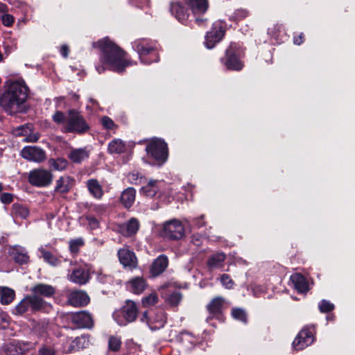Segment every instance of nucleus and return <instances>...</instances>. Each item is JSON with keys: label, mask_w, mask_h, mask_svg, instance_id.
I'll return each mask as SVG.
<instances>
[{"label": "nucleus", "mask_w": 355, "mask_h": 355, "mask_svg": "<svg viewBox=\"0 0 355 355\" xmlns=\"http://www.w3.org/2000/svg\"><path fill=\"white\" fill-rule=\"evenodd\" d=\"M28 92L29 89L24 80H7L3 92L0 94V107L11 116L25 112Z\"/></svg>", "instance_id": "f257e3e1"}, {"label": "nucleus", "mask_w": 355, "mask_h": 355, "mask_svg": "<svg viewBox=\"0 0 355 355\" xmlns=\"http://www.w3.org/2000/svg\"><path fill=\"white\" fill-rule=\"evenodd\" d=\"M93 46L101 51L100 64L96 66L99 73L104 72L106 69L121 73L128 66L133 64L132 62L125 59V53L107 37L94 42Z\"/></svg>", "instance_id": "f03ea898"}, {"label": "nucleus", "mask_w": 355, "mask_h": 355, "mask_svg": "<svg viewBox=\"0 0 355 355\" xmlns=\"http://www.w3.org/2000/svg\"><path fill=\"white\" fill-rule=\"evenodd\" d=\"M133 49L137 52L140 60L144 64H150L159 60L157 44L150 40L141 38L132 43Z\"/></svg>", "instance_id": "7ed1b4c3"}, {"label": "nucleus", "mask_w": 355, "mask_h": 355, "mask_svg": "<svg viewBox=\"0 0 355 355\" xmlns=\"http://www.w3.org/2000/svg\"><path fill=\"white\" fill-rule=\"evenodd\" d=\"M243 55V51L239 44L231 43L226 50L225 57L221 61L228 69L240 71L244 65L241 60Z\"/></svg>", "instance_id": "20e7f679"}, {"label": "nucleus", "mask_w": 355, "mask_h": 355, "mask_svg": "<svg viewBox=\"0 0 355 355\" xmlns=\"http://www.w3.org/2000/svg\"><path fill=\"white\" fill-rule=\"evenodd\" d=\"M89 130V125L80 114L75 110H70L67 114L64 125V132L83 133Z\"/></svg>", "instance_id": "39448f33"}, {"label": "nucleus", "mask_w": 355, "mask_h": 355, "mask_svg": "<svg viewBox=\"0 0 355 355\" xmlns=\"http://www.w3.org/2000/svg\"><path fill=\"white\" fill-rule=\"evenodd\" d=\"M146 150L159 164H162L167 159L168 147L162 139H152L146 146Z\"/></svg>", "instance_id": "423d86ee"}, {"label": "nucleus", "mask_w": 355, "mask_h": 355, "mask_svg": "<svg viewBox=\"0 0 355 355\" xmlns=\"http://www.w3.org/2000/svg\"><path fill=\"white\" fill-rule=\"evenodd\" d=\"M52 180V173L43 168L34 169L30 171L28 175L30 184L39 187H44L49 185Z\"/></svg>", "instance_id": "0eeeda50"}, {"label": "nucleus", "mask_w": 355, "mask_h": 355, "mask_svg": "<svg viewBox=\"0 0 355 355\" xmlns=\"http://www.w3.org/2000/svg\"><path fill=\"white\" fill-rule=\"evenodd\" d=\"M184 234V227L182 223L177 219L166 222L163 225L162 235L164 237L178 240Z\"/></svg>", "instance_id": "6e6552de"}, {"label": "nucleus", "mask_w": 355, "mask_h": 355, "mask_svg": "<svg viewBox=\"0 0 355 355\" xmlns=\"http://www.w3.org/2000/svg\"><path fill=\"white\" fill-rule=\"evenodd\" d=\"M90 273L91 266L83 263L72 270L71 272L69 275V279L73 283L83 285L89 281Z\"/></svg>", "instance_id": "1a4fd4ad"}, {"label": "nucleus", "mask_w": 355, "mask_h": 355, "mask_svg": "<svg viewBox=\"0 0 355 355\" xmlns=\"http://www.w3.org/2000/svg\"><path fill=\"white\" fill-rule=\"evenodd\" d=\"M123 318H119V313H114V318L116 322L121 326L125 325L128 322H133L137 315V308L135 303L132 301H128L121 312Z\"/></svg>", "instance_id": "9d476101"}, {"label": "nucleus", "mask_w": 355, "mask_h": 355, "mask_svg": "<svg viewBox=\"0 0 355 355\" xmlns=\"http://www.w3.org/2000/svg\"><path fill=\"white\" fill-rule=\"evenodd\" d=\"M314 327L304 328L293 342L295 350H301L310 345L313 342Z\"/></svg>", "instance_id": "9b49d317"}, {"label": "nucleus", "mask_w": 355, "mask_h": 355, "mask_svg": "<svg viewBox=\"0 0 355 355\" xmlns=\"http://www.w3.org/2000/svg\"><path fill=\"white\" fill-rule=\"evenodd\" d=\"M21 155L30 162L40 163L46 158L45 151L37 146H25L21 150Z\"/></svg>", "instance_id": "f8f14e48"}, {"label": "nucleus", "mask_w": 355, "mask_h": 355, "mask_svg": "<svg viewBox=\"0 0 355 355\" xmlns=\"http://www.w3.org/2000/svg\"><path fill=\"white\" fill-rule=\"evenodd\" d=\"M225 29L221 25L214 24L211 30L205 36V44L207 49H212L219 42L225 35Z\"/></svg>", "instance_id": "ddd939ff"}, {"label": "nucleus", "mask_w": 355, "mask_h": 355, "mask_svg": "<svg viewBox=\"0 0 355 355\" xmlns=\"http://www.w3.org/2000/svg\"><path fill=\"white\" fill-rule=\"evenodd\" d=\"M118 257L120 263L125 267L130 269L136 268L137 266V259L135 254L128 248L124 247L118 250Z\"/></svg>", "instance_id": "4468645a"}, {"label": "nucleus", "mask_w": 355, "mask_h": 355, "mask_svg": "<svg viewBox=\"0 0 355 355\" xmlns=\"http://www.w3.org/2000/svg\"><path fill=\"white\" fill-rule=\"evenodd\" d=\"M71 322L78 328H88L93 327L94 322L92 315L87 311H79L71 315Z\"/></svg>", "instance_id": "2eb2a0df"}, {"label": "nucleus", "mask_w": 355, "mask_h": 355, "mask_svg": "<svg viewBox=\"0 0 355 355\" xmlns=\"http://www.w3.org/2000/svg\"><path fill=\"white\" fill-rule=\"evenodd\" d=\"M89 302L87 294L81 291H74L70 293L68 297V302L73 306H83Z\"/></svg>", "instance_id": "dca6fc26"}, {"label": "nucleus", "mask_w": 355, "mask_h": 355, "mask_svg": "<svg viewBox=\"0 0 355 355\" xmlns=\"http://www.w3.org/2000/svg\"><path fill=\"white\" fill-rule=\"evenodd\" d=\"M74 184V179L69 175H63L56 180L54 191L59 193H68Z\"/></svg>", "instance_id": "f3484780"}, {"label": "nucleus", "mask_w": 355, "mask_h": 355, "mask_svg": "<svg viewBox=\"0 0 355 355\" xmlns=\"http://www.w3.org/2000/svg\"><path fill=\"white\" fill-rule=\"evenodd\" d=\"M9 254L15 261L19 264L26 263L29 260V257L25 248L19 245L11 247L9 249Z\"/></svg>", "instance_id": "a211bd4d"}, {"label": "nucleus", "mask_w": 355, "mask_h": 355, "mask_svg": "<svg viewBox=\"0 0 355 355\" xmlns=\"http://www.w3.org/2000/svg\"><path fill=\"white\" fill-rule=\"evenodd\" d=\"M142 322H146L148 324L149 327L152 330L159 329L163 327L166 323V318L164 313L161 312L158 314L156 318L153 320H149L148 318L147 312H144L142 318H141Z\"/></svg>", "instance_id": "6ab92c4d"}, {"label": "nucleus", "mask_w": 355, "mask_h": 355, "mask_svg": "<svg viewBox=\"0 0 355 355\" xmlns=\"http://www.w3.org/2000/svg\"><path fill=\"white\" fill-rule=\"evenodd\" d=\"M168 264L166 256L162 254L154 260L150 266V273L153 276H158L162 273L167 268Z\"/></svg>", "instance_id": "aec40b11"}, {"label": "nucleus", "mask_w": 355, "mask_h": 355, "mask_svg": "<svg viewBox=\"0 0 355 355\" xmlns=\"http://www.w3.org/2000/svg\"><path fill=\"white\" fill-rule=\"evenodd\" d=\"M44 261L52 266L60 265L62 261L61 256H57L46 250V246H40L38 249Z\"/></svg>", "instance_id": "412c9836"}, {"label": "nucleus", "mask_w": 355, "mask_h": 355, "mask_svg": "<svg viewBox=\"0 0 355 355\" xmlns=\"http://www.w3.org/2000/svg\"><path fill=\"white\" fill-rule=\"evenodd\" d=\"M294 288L301 293H306L309 288L306 278L300 273H295L290 278Z\"/></svg>", "instance_id": "4be33fe9"}, {"label": "nucleus", "mask_w": 355, "mask_h": 355, "mask_svg": "<svg viewBox=\"0 0 355 355\" xmlns=\"http://www.w3.org/2000/svg\"><path fill=\"white\" fill-rule=\"evenodd\" d=\"M171 12L175 18L182 24H185L189 17L187 10L180 2H174L171 5Z\"/></svg>", "instance_id": "5701e85b"}, {"label": "nucleus", "mask_w": 355, "mask_h": 355, "mask_svg": "<svg viewBox=\"0 0 355 355\" xmlns=\"http://www.w3.org/2000/svg\"><path fill=\"white\" fill-rule=\"evenodd\" d=\"M194 15H202L208 8L207 0H184Z\"/></svg>", "instance_id": "b1692460"}, {"label": "nucleus", "mask_w": 355, "mask_h": 355, "mask_svg": "<svg viewBox=\"0 0 355 355\" xmlns=\"http://www.w3.org/2000/svg\"><path fill=\"white\" fill-rule=\"evenodd\" d=\"M225 304V300L220 297L214 298L208 304L207 310L209 314L214 317H219L222 313Z\"/></svg>", "instance_id": "393cba45"}, {"label": "nucleus", "mask_w": 355, "mask_h": 355, "mask_svg": "<svg viewBox=\"0 0 355 355\" xmlns=\"http://www.w3.org/2000/svg\"><path fill=\"white\" fill-rule=\"evenodd\" d=\"M89 151L86 148L72 150L68 155L69 159L75 164H80L89 157Z\"/></svg>", "instance_id": "a878e982"}, {"label": "nucleus", "mask_w": 355, "mask_h": 355, "mask_svg": "<svg viewBox=\"0 0 355 355\" xmlns=\"http://www.w3.org/2000/svg\"><path fill=\"white\" fill-rule=\"evenodd\" d=\"M129 289L135 294H141L147 287L146 280L141 277H137L130 279L128 283Z\"/></svg>", "instance_id": "bb28decb"}, {"label": "nucleus", "mask_w": 355, "mask_h": 355, "mask_svg": "<svg viewBox=\"0 0 355 355\" xmlns=\"http://www.w3.org/2000/svg\"><path fill=\"white\" fill-rule=\"evenodd\" d=\"M139 228V223L135 218H130L127 223L121 227V232L126 236H131L135 234Z\"/></svg>", "instance_id": "cd10ccee"}, {"label": "nucleus", "mask_w": 355, "mask_h": 355, "mask_svg": "<svg viewBox=\"0 0 355 355\" xmlns=\"http://www.w3.org/2000/svg\"><path fill=\"white\" fill-rule=\"evenodd\" d=\"M160 184L159 181L150 180L146 185L141 187L140 192L146 197L153 198L159 191Z\"/></svg>", "instance_id": "c85d7f7f"}, {"label": "nucleus", "mask_w": 355, "mask_h": 355, "mask_svg": "<svg viewBox=\"0 0 355 355\" xmlns=\"http://www.w3.org/2000/svg\"><path fill=\"white\" fill-rule=\"evenodd\" d=\"M31 291L37 296L49 297L54 294L55 288L51 285L38 284L31 288Z\"/></svg>", "instance_id": "c756f323"}, {"label": "nucleus", "mask_w": 355, "mask_h": 355, "mask_svg": "<svg viewBox=\"0 0 355 355\" xmlns=\"http://www.w3.org/2000/svg\"><path fill=\"white\" fill-rule=\"evenodd\" d=\"M135 195L136 191L133 188L126 189L121 195V202L125 208H130L135 201Z\"/></svg>", "instance_id": "7c9ffc66"}, {"label": "nucleus", "mask_w": 355, "mask_h": 355, "mask_svg": "<svg viewBox=\"0 0 355 355\" xmlns=\"http://www.w3.org/2000/svg\"><path fill=\"white\" fill-rule=\"evenodd\" d=\"M87 187L90 194L96 199H101L103 195L101 185L96 179H90L87 182Z\"/></svg>", "instance_id": "2f4dec72"}, {"label": "nucleus", "mask_w": 355, "mask_h": 355, "mask_svg": "<svg viewBox=\"0 0 355 355\" xmlns=\"http://www.w3.org/2000/svg\"><path fill=\"white\" fill-rule=\"evenodd\" d=\"M90 344L88 335H82L76 338L70 344V351H78L87 347Z\"/></svg>", "instance_id": "473e14b6"}, {"label": "nucleus", "mask_w": 355, "mask_h": 355, "mask_svg": "<svg viewBox=\"0 0 355 355\" xmlns=\"http://www.w3.org/2000/svg\"><path fill=\"white\" fill-rule=\"evenodd\" d=\"M162 297L165 300L166 302L171 306H176L182 300V295L178 291H173L171 294L167 295L164 292V287H162Z\"/></svg>", "instance_id": "72a5a7b5"}, {"label": "nucleus", "mask_w": 355, "mask_h": 355, "mask_svg": "<svg viewBox=\"0 0 355 355\" xmlns=\"http://www.w3.org/2000/svg\"><path fill=\"white\" fill-rule=\"evenodd\" d=\"M125 150V144L120 139H114L108 144L107 151L110 154H121L124 153Z\"/></svg>", "instance_id": "f704fd0d"}, {"label": "nucleus", "mask_w": 355, "mask_h": 355, "mask_svg": "<svg viewBox=\"0 0 355 355\" xmlns=\"http://www.w3.org/2000/svg\"><path fill=\"white\" fill-rule=\"evenodd\" d=\"M225 259V254L224 253H216L209 258L207 265L211 270L219 268L223 266Z\"/></svg>", "instance_id": "c9c22d12"}, {"label": "nucleus", "mask_w": 355, "mask_h": 355, "mask_svg": "<svg viewBox=\"0 0 355 355\" xmlns=\"http://www.w3.org/2000/svg\"><path fill=\"white\" fill-rule=\"evenodd\" d=\"M1 303L2 304H10L15 297V291L8 287H0Z\"/></svg>", "instance_id": "e433bc0d"}, {"label": "nucleus", "mask_w": 355, "mask_h": 355, "mask_svg": "<svg viewBox=\"0 0 355 355\" xmlns=\"http://www.w3.org/2000/svg\"><path fill=\"white\" fill-rule=\"evenodd\" d=\"M48 164L50 168L59 171L67 169L69 166L68 161L62 157H58L57 159L50 158L48 161Z\"/></svg>", "instance_id": "4c0bfd02"}, {"label": "nucleus", "mask_w": 355, "mask_h": 355, "mask_svg": "<svg viewBox=\"0 0 355 355\" xmlns=\"http://www.w3.org/2000/svg\"><path fill=\"white\" fill-rule=\"evenodd\" d=\"M28 298L30 302L31 310L32 311H41L46 306V302L42 298L35 295L28 296Z\"/></svg>", "instance_id": "58836bf2"}, {"label": "nucleus", "mask_w": 355, "mask_h": 355, "mask_svg": "<svg viewBox=\"0 0 355 355\" xmlns=\"http://www.w3.org/2000/svg\"><path fill=\"white\" fill-rule=\"evenodd\" d=\"M1 352L4 355H22L23 349L15 343H8L3 346Z\"/></svg>", "instance_id": "ea45409f"}, {"label": "nucleus", "mask_w": 355, "mask_h": 355, "mask_svg": "<svg viewBox=\"0 0 355 355\" xmlns=\"http://www.w3.org/2000/svg\"><path fill=\"white\" fill-rule=\"evenodd\" d=\"M84 245L85 241L83 238L71 239L69 242V251L73 255H76Z\"/></svg>", "instance_id": "a19ab883"}, {"label": "nucleus", "mask_w": 355, "mask_h": 355, "mask_svg": "<svg viewBox=\"0 0 355 355\" xmlns=\"http://www.w3.org/2000/svg\"><path fill=\"white\" fill-rule=\"evenodd\" d=\"M12 212L16 217H20L26 219L29 215L28 209L22 205L14 204L12 205Z\"/></svg>", "instance_id": "79ce46f5"}, {"label": "nucleus", "mask_w": 355, "mask_h": 355, "mask_svg": "<svg viewBox=\"0 0 355 355\" xmlns=\"http://www.w3.org/2000/svg\"><path fill=\"white\" fill-rule=\"evenodd\" d=\"M29 309H31V306L27 296L21 300V301L15 306L13 312L16 315H22Z\"/></svg>", "instance_id": "37998d69"}, {"label": "nucleus", "mask_w": 355, "mask_h": 355, "mask_svg": "<svg viewBox=\"0 0 355 355\" xmlns=\"http://www.w3.org/2000/svg\"><path fill=\"white\" fill-rule=\"evenodd\" d=\"M158 302V295L156 293H151L148 296L142 298L141 303L144 306H150L155 305Z\"/></svg>", "instance_id": "c03bdc74"}, {"label": "nucleus", "mask_w": 355, "mask_h": 355, "mask_svg": "<svg viewBox=\"0 0 355 355\" xmlns=\"http://www.w3.org/2000/svg\"><path fill=\"white\" fill-rule=\"evenodd\" d=\"M232 315L234 319L240 320L241 322H246L247 321L246 313L241 309H233L232 311Z\"/></svg>", "instance_id": "a18cd8bd"}, {"label": "nucleus", "mask_w": 355, "mask_h": 355, "mask_svg": "<svg viewBox=\"0 0 355 355\" xmlns=\"http://www.w3.org/2000/svg\"><path fill=\"white\" fill-rule=\"evenodd\" d=\"M121 345V340L115 336H111L109 339V348L110 350L116 352L118 351Z\"/></svg>", "instance_id": "49530a36"}, {"label": "nucleus", "mask_w": 355, "mask_h": 355, "mask_svg": "<svg viewBox=\"0 0 355 355\" xmlns=\"http://www.w3.org/2000/svg\"><path fill=\"white\" fill-rule=\"evenodd\" d=\"M67 115H65L63 112L60 111H57L53 115V120L54 122L58 124H62L63 126L65 124L67 121Z\"/></svg>", "instance_id": "de8ad7c7"}, {"label": "nucleus", "mask_w": 355, "mask_h": 355, "mask_svg": "<svg viewBox=\"0 0 355 355\" xmlns=\"http://www.w3.org/2000/svg\"><path fill=\"white\" fill-rule=\"evenodd\" d=\"M334 309V305L330 302L323 300L319 304V309L322 313H327L332 311Z\"/></svg>", "instance_id": "09e8293b"}, {"label": "nucleus", "mask_w": 355, "mask_h": 355, "mask_svg": "<svg viewBox=\"0 0 355 355\" xmlns=\"http://www.w3.org/2000/svg\"><path fill=\"white\" fill-rule=\"evenodd\" d=\"M248 12L246 10L244 9H238L235 10L234 14L230 17L232 20H241L247 17Z\"/></svg>", "instance_id": "8fccbe9b"}, {"label": "nucleus", "mask_w": 355, "mask_h": 355, "mask_svg": "<svg viewBox=\"0 0 355 355\" xmlns=\"http://www.w3.org/2000/svg\"><path fill=\"white\" fill-rule=\"evenodd\" d=\"M102 125L107 130H113L116 125L114 121L108 116H103L101 119Z\"/></svg>", "instance_id": "3c124183"}, {"label": "nucleus", "mask_w": 355, "mask_h": 355, "mask_svg": "<svg viewBox=\"0 0 355 355\" xmlns=\"http://www.w3.org/2000/svg\"><path fill=\"white\" fill-rule=\"evenodd\" d=\"M0 21H2L5 26L10 27L13 24L15 19L12 15L6 13L3 15H0Z\"/></svg>", "instance_id": "603ef678"}, {"label": "nucleus", "mask_w": 355, "mask_h": 355, "mask_svg": "<svg viewBox=\"0 0 355 355\" xmlns=\"http://www.w3.org/2000/svg\"><path fill=\"white\" fill-rule=\"evenodd\" d=\"M220 282L226 288L230 289L233 287L234 282L230 277L227 274H223L221 275Z\"/></svg>", "instance_id": "864d4df0"}, {"label": "nucleus", "mask_w": 355, "mask_h": 355, "mask_svg": "<svg viewBox=\"0 0 355 355\" xmlns=\"http://www.w3.org/2000/svg\"><path fill=\"white\" fill-rule=\"evenodd\" d=\"M0 200L4 204H9L12 201V195L9 193H3L1 195Z\"/></svg>", "instance_id": "5fc2aeb1"}, {"label": "nucleus", "mask_w": 355, "mask_h": 355, "mask_svg": "<svg viewBox=\"0 0 355 355\" xmlns=\"http://www.w3.org/2000/svg\"><path fill=\"white\" fill-rule=\"evenodd\" d=\"M87 220L88 221L89 225L91 228L95 229L98 226V221L96 218L93 216H87L86 217Z\"/></svg>", "instance_id": "6e6d98bb"}, {"label": "nucleus", "mask_w": 355, "mask_h": 355, "mask_svg": "<svg viewBox=\"0 0 355 355\" xmlns=\"http://www.w3.org/2000/svg\"><path fill=\"white\" fill-rule=\"evenodd\" d=\"M204 217V215H202L200 217L195 218L193 220L194 226L196 227L197 228H200L202 226H204L205 225Z\"/></svg>", "instance_id": "4d7b16f0"}, {"label": "nucleus", "mask_w": 355, "mask_h": 355, "mask_svg": "<svg viewBox=\"0 0 355 355\" xmlns=\"http://www.w3.org/2000/svg\"><path fill=\"white\" fill-rule=\"evenodd\" d=\"M39 139V135L37 134H31L24 139V141L26 142H36Z\"/></svg>", "instance_id": "13d9d810"}, {"label": "nucleus", "mask_w": 355, "mask_h": 355, "mask_svg": "<svg viewBox=\"0 0 355 355\" xmlns=\"http://www.w3.org/2000/svg\"><path fill=\"white\" fill-rule=\"evenodd\" d=\"M39 355H54V352L50 348L43 347L40 350Z\"/></svg>", "instance_id": "bf43d9fd"}, {"label": "nucleus", "mask_w": 355, "mask_h": 355, "mask_svg": "<svg viewBox=\"0 0 355 355\" xmlns=\"http://www.w3.org/2000/svg\"><path fill=\"white\" fill-rule=\"evenodd\" d=\"M97 274V279L102 283H105L107 282V279L108 277L105 275H103L101 272H96Z\"/></svg>", "instance_id": "052dcab7"}, {"label": "nucleus", "mask_w": 355, "mask_h": 355, "mask_svg": "<svg viewBox=\"0 0 355 355\" xmlns=\"http://www.w3.org/2000/svg\"><path fill=\"white\" fill-rule=\"evenodd\" d=\"M60 52L64 58H67L69 53V48L67 45H62L60 47Z\"/></svg>", "instance_id": "680f3d73"}, {"label": "nucleus", "mask_w": 355, "mask_h": 355, "mask_svg": "<svg viewBox=\"0 0 355 355\" xmlns=\"http://www.w3.org/2000/svg\"><path fill=\"white\" fill-rule=\"evenodd\" d=\"M105 210L106 207L103 205L95 206L94 207V211L98 214H102L105 211Z\"/></svg>", "instance_id": "e2e57ef3"}, {"label": "nucleus", "mask_w": 355, "mask_h": 355, "mask_svg": "<svg viewBox=\"0 0 355 355\" xmlns=\"http://www.w3.org/2000/svg\"><path fill=\"white\" fill-rule=\"evenodd\" d=\"M304 42V34L301 33L297 37H294L293 42L295 44L300 45Z\"/></svg>", "instance_id": "0e129e2a"}, {"label": "nucleus", "mask_w": 355, "mask_h": 355, "mask_svg": "<svg viewBox=\"0 0 355 355\" xmlns=\"http://www.w3.org/2000/svg\"><path fill=\"white\" fill-rule=\"evenodd\" d=\"M8 12V7L6 4L0 2V15H3Z\"/></svg>", "instance_id": "69168bd1"}, {"label": "nucleus", "mask_w": 355, "mask_h": 355, "mask_svg": "<svg viewBox=\"0 0 355 355\" xmlns=\"http://www.w3.org/2000/svg\"><path fill=\"white\" fill-rule=\"evenodd\" d=\"M192 242L196 245H200V236H193V238H192Z\"/></svg>", "instance_id": "338daca9"}, {"label": "nucleus", "mask_w": 355, "mask_h": 355, "mask_svg": "<svg viewBox=\"0 0 355 355\" xmlns=\"http://www.w3.org/2000/svg\"><path fill=\"white\" fill-rule=\"evenodd\" d=\"M89 101L91 102L92 105H98V102L95 99L89 98Z\"/></svg>", "instance_id": "774afa93"}]
</instances>
